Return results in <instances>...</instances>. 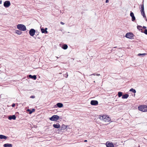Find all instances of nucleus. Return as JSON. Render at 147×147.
I'll list each match as a JSON object with an SVG mask.
<instances>
[{
    "mask_svg": "<svg viewBox=\"0 0 147 147\" xmlns=\"http://www.w3.org/2000/svg\"><path fill=\"white\" fill-rule=\"evenodd\" d=\"M47 28H45V29L42 28H41V30L42 33L46 34L48 32L47 31Z\"/></svg>",
    "mask_w": 147,
    "mask_h": 147,
    "instance_id": "9b49d317",
    "label": "nucleus"
},
{
    "mask_svg": "<svg viewBox=\"0 0 147 147\" xmlns=\"http://www.w3.org/2000/svg\"><path fill=\"white\" fill-rule=\"evenodd\" d=\"M143 28H144L145 29V28H146V26H143Z\"/></svg>",
    "mask_w": 147,
    "mask_h": 147,
    "instance_id": "e433bc0d",
    "label": "nucleus"
},
{
    "mask_svg": "<svg viewBox=\"0 0 147 147\" xmlns=\"http://www.w3.org/2000/svg\"><path fill=\"white\" fill-rule=\"evenodd\" d=\"M96 75H97V76H99L100 75V74H96Z\"/></svg>",
    "mask_w": 147,
    "mask_h": 147,
    "instance_id": "4c0bfd02",
    "label": "nucleus"
},
{
    "mask_svg": "<svg viewBox=\"0 0 147 147\" xmlns=\"http://www.w3.org/2000/svg\"><path fill=\"white\" fill-rule=\"evenodd\" d=\"M6 117V118H8L9 119H15L16 118V116L15 115H9Z\"/></svg>",
    "mask_w": 147,
    "mask_h": 147,
    "instance_id": "6e6552de",
    "label": "nucleus"
},
{
    "mask_svg": "<svg viewBox=\"0 0 147 147\" xmlns=\"http://www.w3.org/2000/svg\"><path fill=\"white\" fill-rule=\"evenodd\" d=\"M140 55H142V54L139 53V54H138V55L139 56H140Z\"/></svg>",
    "mask_w": 147,
    "mask_h": 147,
    "instance_id": "ea45409f",
    "label": "nucleus"
},
{
    "mask_svg": "<svg viewBox=\"0 0 147 147\" xmlns=\"http://www.w3.org/2000/svg\"><path fill=\"white\" fill-rule=\"evenodd\" d=\"M68 74L67 72H66L65 74H63V76L66 78H67L68 77Z\"/></svg>",
    "mask_w": 147,
    "mask_h": 147,
    "instance_id": "bb28decb",
    "label": "nucleus"
},
{
    "mask_svg": "<svg viewBox=\"0 0 147 147\" xmlns=\"http://www.w3.org/2000/svg\"><path fill=\"white\" fill-rule=\"evenodd\" d=\"M67 127V126L63 124L61 126V128L63 129H65Z\"/></svg>",
    "mask_w": 147,
    "mask_h": 147,
    "instance_id": "5701e85b",
    "label": "nucleus"
},
{
    "mask_svg": "<svg viewBox=\"0 0 147 147\" xmlns=\"http://www.w3.org/2000/svg\"><path fill=\"white\" fill-rule=\"evenodd\" d=\"M146 21H147V20L146 19Z\"/></svg>",
    "mask_w": 147,
    "mask_h": 147,
    "instance_id": "a18cd8bd",
    "label": "nucleus"
},
{
    "mask_svg": "<svg viewBox=\"0 0 147 147\" xmlns=\"http://www.w3.org/2000/svg\"><path fill=\"white\" fill-rule=\"evenodd\" d=\"M134 35L131 32L127 33L125 35V37L128 38L132 39L133 38Z\"/></svg>",
    "mask_w": 147,
    "mask_h": 147,
    "instance_id": "7ed1b4c3",
    "label": "nucleus"
},
{
    "mask_svg": "<svg viewBox=\"0 0 147 147\" xmlns=\"http://www.w3.org/2000/svg\"><path fill=\"white\" fill-rule=\"evenodd\" d=\"M15 104H14V103H13V104H12V107H15Z\"/></svg>",
    "mask_w": 147,
    "mask_h": 147,
    "instance_id": "473e14b6",
    "label": "nucleus"
},
{
    "mask_svg": "<svg viewBox=\"0 0 147 147\" xmlns=\"http://www.w3.org/2000/svg\"><path fill=\"white\" fill-rule=\"evenodd\" d=\"M35 96H31L30 97V98H35Z\"/></svg>",
    "mask_w": 147,
    "mask_h": 147,
    "instance_id": "7c9ffc66",
    "label": "nucleus"
},
{
    "mask_svg": "<svg viewBox=\"0 0 147 147\" xmlns=\"http://www.w3.org/2000/svg\"><path fill=\"white\" fill-rule=\"evenodd\" d=\"M92 75H93L94 76H95L96 75V73H94V74H92L90 75V76H91Z\"/></svg>",
    "mask_w": 147,
    "mask_h": 147,
    "instance_id": "f704fd0d",
    "label": "nucleus"
},
{
    "mask_svg": "<svg viewBox=\"0 0 147 147\" xmlns=\"http://www.w3.org/2000/svg\"><path fill=\"white\" fill-rule=\"evenodd\" d=\"M123 93L121 92H119L118 93V96L119 97H120L122 96Z\"/></svg>",
    "mask_w": 147,
    "mask_h": 147,
    "instance_id": "b1692460",
    "label": "nucleus"
},
{
    "mask_svg": "<svg viewBox=\"0 0 147 147\" xmlns=\"http://www.w3.org/2000/svg\"><path fill=\"white\" fill-rule=\"evenodd\" d=\"M57 57V59H58V57Z\"/></svg>",
    "mask_w": 147,
    "mask_h": 147,
    "instance_id": "c03bdc74",
    "label": "nucleus"
},
{
    "mask_svg": "<svg viewBox=\"0 0 147 147\" xmlns=\"http://www.w3.org/2000/svg\"><path fill=\"white\" fill-rule=\"evenodd\" d=\"M146 55V53H143V54H142V56H144V55Z\"/></svg>",
    "mask_w": 147,
    "mask_h": 147,
    "instance_id": "72a5a7b5",
    "label": "nucleus"
},
{
    "mask_svg": "<svg viewBox=\"0 0 147 147\" xmlns=\"http://www.w3.org/2000/svg\"><path fill=\"white\" fill-rule=\"evenodd\" d=\"M53 120V121H54L55 120Z\"/></svg>",
    "mask_w": 147,
    "mask_h": 147,
    "instance_id": "09e8293b",
    "label": "nucleus"
},
{
    "mask_svg": "<svg viewBox=\"0 0 147 147\" xmlns=\"http://www.w3.org/2000/svg\"><path fill=\"white\" fill-rule=\"evenodd\" d=\"M60 24H61L62 25L64 24V23L63 22H60Z\"/></svg>",
    "mask_w": 147,
    "mask_h": 147,
    "instance_id": "2f4dec72",
    "label": "nucleus"
},
{
    "mask_svg": "<svg viewBox=\"0 0 147 147\" xmlns=\"http://www.w3.org/2000/svg\"><path fill=\"white\" fill-rule=\"evenodd\" d=\"M59 74H62V73H59Z\"/></svg>",
    "mask_w": 147,
    "mask_h": 147,
    "instance_id": "37998d69",
    "label": "nucleus"
},
{
    "mask_svg": "<svg viewBox=\"0 0 147 147\" xmlns=\"http://www.w3.org/2000/svg\"><path fill=\"white\" fill-rule=\"evenodd\" d=\"M36 32L35 30L34 29H31L30 30L29 33L30 35L31 36H34Z\"/></svg>",
    "mask_w": 147,
    "mask_h": 147,
    "instance_id": "39448f33",
    "label": "nucleus"
},
{
    "mask_svg": "<svg viewBox=\"0 0 147 147\" xmlns=\"http://www.w3.org/2000/svg\"><path fill=\"white\" fill-rule=\"evenodd\" d=\"M35 109H32V110H31L29 109H28L27 110V112L30 114H31L33 112H34L35 111Z\"/></svg>",
    "mask_w": 147,
    "mask_h": 147,
    "instance_id": "f3484780",
    "label": "nucleus"
},
{
    "mask_svg": "<svg viewBox=\"0 0 147 147\" xmlns=\"http://www.w3.org/2000/svg\"><path fill=\"white\" fill-rule=\"evenodd\" d=\"M138 109L143 112L147 111V105H140L138 107Z\"/></svg>",
    "mask_w": 147,
    "mask_h": 147,
    "instance_id": "f257e3e1",
    "label": "nucleus"
},
{
    "mask_svg": "<svg viewBox=\"0 0 147 147\" xmlns=\"http://www.w3.org/2000/svg\"><path fill=\"white\" fill-rule=\"evenodd\" d=\"M98 118L99 119H102V115H99Z\"/></svg>",
    "mask_w": 147,
    "mask_h": 147,
    "instance_id": "c85d7f7f",
    "label": "nucleus"
},
{
    "mask_svg": "<svg viewBox=\"0 0 147 147\" xmlns=\"http://www.w3.org/2000/svg\"><path fill=\"white\" fill-rule=\"evenodd\" d=\"M2 3V1H0V4H1Z\"/></svg>",
    "mask_w": 147,
    "mask_h": 147,
    "instance_id": "79ce46f5",
    "label": "nucleus"
},
{
    "mask_svg": "<svg viewBox=\"0 0 147 147\" xmlns=\"http://www.w3.org/2000/svg\"><path fill=\"white\" fill-rule=\"evenodd\" d=\"M53 126L54 127L56 128H59L60 127V125L58 123L57 124H53Z\"/></svg>",
    "mask_w": 147,
    "mask_h": 147,
    "instance_id": "aec40b11",
    "label": "nucleus"
},
{
    "mask_svg": "<svg viewBox=\"0 0 147 147\" xmlns=\"http://www.w3.org/2000/svg\"><path fill=\"white\" fill-rule=\"evenodd\" d=\"M102 119H110V117L108 115H103L102 116Z\"/></svg>",
    "mask_w": 147,
    "mask_h": 147,
    "instance_id": "f8f14e48",
    "label": "nucleus"
},
{
    "mask_svg": "<svg viewBox=\"0 0 147 147\" xmlns=\"http://www.w3.org/2000/svg\"><path fill=\"white\" fill-rule=\"evenodd\" d=\"M135 94H134V95L135 96Z\"/></svg>",
    "mask_w": 147,
    "mask_h": 147,
    "instance_id": "de8ad7c7",
    "label": "nucleus"
},
{
    "mask_svg": "<svg viewBox=\"0 0 147 147\" xmlns=\"http://www.w3.org/2000/svg\"><path fill=\"white\" fill-rule=\"evenodd\" d=\"M90 104L92 105H97L98 104V101L96 100H92L90 102Z\"/></svg>",
    "mask_w": 147,
    "mask_h": 147,
    "instance_id": "0eeeda50",
    "label": "nucleus"
},
{
    "mask_svg": "<svg viewBox=\"0 0 147 147\" xmlns=\"http://www.w3.org/2000/svg\"><path fill=\"white\" fill-rule=\"evenodd\" d=\"M28 77L29 78L34 79V80H35L36 79V76L35 75L32 76L30 74L28 76Z\"/></svg>",
    "mask_w": 147,
    "mask_h": 147,
    "instance_id": "ddd939ff",
    "label": "nucleus"
},
{
    "mask_svg": "<svg viewBox=\"0 0 147 147\" xmlns=\"http://www.w3.org/2000/svg\"><path fill=\"white\" fill-rule=\"evenodd\" d=\"M141 14L143 16L144 18H146V16L145 15L144 5L143 4L141 5V10H140Z\"/></svg>",
    "mask_w": 147,
    "mask_h": 147,
    "instance_id": "20e7f679",
    "label": "nucleus"
},
{
    "mask_svg": "<svg viewBox=\"0 0 147 147\" xmlns=\"http://www.w3.org/2000/svg\"><path fill=\"white\" fill-rule=\"evenodd\" d=\"M129 91L130 92H132L134 93H135L136 92V90L133 88H131L130 89Z\"/></svg>",
    "mask_w": 147,
    "mask_h": 147,
    "instance_id": "393cba45",
    "label": "nucleus"
},
{
    "mask_svg": "<svg viewBox=\"0 0 147 147\" xmlns=\"http://www.w3.org/2000/svg\"><path fill=\"white\" fill-rule=\"evenodd\" d=\"M144 33L146 34L147 35V29H145L144 31Z\"/></svg>",
    "mask_w": 147,
    "mask_h": 147,
    "instance_id": "c756f323",
    "label": "nucleus"
},
{
    "mask_svg": "<svg viewBox=\"0 0 147 147\" xmlns=\"http://www.w3.org/2000/svg\"><path fill=\"white\" fill-rule=\"evenodd\" d=\"M129 95L127 94H126L123 95L122 96V98L123 99H126L129 96Z\"/></svg>",
    "mask_w": 147,
    "mask_h": 147,
    "instance_id": "6ab92c4d",
    "label": "nucleus"
},
{
    "mask_svg": "<svg viewBox=\"0 0 147 147\" xmlns=\"http://www.w3.org/2000/svg\"><path fill=\"white\" fill-rule=\"evenodd\" d=\"M130 16L131 17L132 21H134L136 20L135 17L133 12H131L130 13Z\"/></svg>",
    "mask_w": 147,
    "mask_h": 147,
    "instance_id": "9d476101",
    "label": "nucleus"
},
{
    "mask_svg": "<svg viewBox=\"0 0 147 147\" xmlns=\"http://www.w3.org/2000/svg\"><path fill=\"white\" fill-rule=\"evenodd\" d=\"M94 82H95V81H94Z\"/></svg>",
    "mask_w": 147,
    "mask_h": 147,
    "instance_id": "49530a36",
    "label": "nucleus"
},
{
    "mask_svg": "<svg viewBox=\"0 0 147 147\" xmlns=\"http://www.w3.org/2000/svg\"><path fill=\"white\" fill-rule=\"evenodd\" d=\"M57 105L59 108H61L63 106V104L61 103H58L57 104Z\"/></svg>",
    "mask_w": 147,
    "mask_h": 147,
    "instance_id": "a211bd4d",
    "label": "nucleus"
},
{
    "mask_svg": "<svg viewBox=\"0 0 147 147\" xmlns=\"http://www.w3.org/2000/svg\"><path fill=\"white\" fill-rule=\"evenodd\" d=\"M68 48L67 45L66 44H64L62 47V48L64 49H66Z\"/></svg>",
    "mask_w": 147,
    "mask_h": 147,
    "instance_id": "4be33fe9",
    "label": "nucleus"
},
{
    "mask_svg": "<svg viewBox=\"0 0 147 147\" xmlns=\"http://www.w3.org/2000/svg\"><path fill=\"white\" fill-rule=\"evenodd\" d=\"M106 145L107 147H114V145L112 143H109V142H107Z\"/></svg>",
    "mask_w": 147,
    "mask_h": 147,
    "instance_id": "1a4fd4ad",
    "label": "nucleus"
},
{
    "mask_svg": "<svg viewBox=\"0 0 147 147\" xmlns=\"http://www.w3.org/2000/svg\"><path fill=\"white\" fill-rule=\"evenodd\" d=\"M10 5V3L9 1H7L4 2V6L6 7H8Z\"/></svg>",
    "mask_w": 147,
    "mask_h": 147,
    "instance_id": "423d86ee",
    "label": "nucleus"
},
{
    "mask_svg": "<svg viewBox=\"0 0 147 147\" xmlns=\"http://www.w3.org/2000/svg\"><path fill=\"white\" fill-rule=\"evenodd\" d=\"M101 120L102 121V122L103 123V124H104L105 125H106L107 124L105 123V122H106V120ZM107 124L108 123H107Z\"/></svg>",
    "mask_w": 147,
    "mask_h": 147,
    "instance_id": "cd10ccee",
    "label": "nucleus"
},
{
    "mask_svg": "<svg viewBox=\"0 0 147 147\" xmlns=\"http://www.w3.org/2000/svg\"><path fill=\"white\" fill-rule=\"evenodd\" d=\"M142 27L141 26H140V25H138L137 26V28L139 30H142Z\"/></svg>",
    "mask_w": 147,
    "mask_h": 147,
    "instance_id": "a878e982",
    "label": "nucleus"
},
{
    "mask_svg": "<svg viewBox=\"0 0 147 147\" xmlns=\"http://www.w3.org/2000/svg\"><path fill=\"white\" fill-rule=\"evenodd\" d=\"M17 28L19 30L22 31H25L26 29V26L22 24H18L17 25Z\"/></svg>",
    "mask_w": 147,
    "mask_h": 147,
    "instance_id": "f03ea898",
    "label": "nucleus"
},
{
    "mask_svg": "<svg viewBox=\"0 0 147 147\" xmlns=\"http://www.w3.org/2000/svg\"><path fill=\"white\" fill-rule=\"evenodd\" d=\"M7 137L2 135H0V139H4L5 140H6L7 139Z\"/></svg>",
    "mask_w": 147,
    "mask_h": 147,
    "instance_id": "dca6fc26",
    "label": "nucleus"
},
{
    "mask_svg": "<svg viewBox=\"0 0 147 147\" xmlns=\"http://www.w3.org/2000/svg\"><path fill=\"white\" fill-rule=\"evenodd\" d=\"M52 118H52V117H50V118H49V119H52Z\"/></svg>",
    "mask_w": 147,
    "mask_h": 147,
    "instance_id": "58836bf2",
    "label": "nucleus"
},
{
    "mask_svg": "<svg viewBox=\"0 0 147 147\" xmlns=\"http://www.w3.org/2000/svg\"><path fill=\"white\" fill-rule=\"evenodd\" d=\"M87 140H85L84 141V142H87Z\"/></svg>",
    "mask_w": 147,
    "mask_h": 147,
    "instance_id": "a19ab883",
    "label": "nucleus"
},
{
    "mask_svg": "<svg viewBox=\"0 0 147 147\" xmlns=\"http://www.w3.org/2000/svg\"><path fill=\"white\" fill-rule=\"evenodd\" d=\"M3 146L4 147H12V145L11 144L6 143L4 144Z\"/></svg>",
    "mask_w": 147,
    "mask_h": 147,
    "instance_id": "2eb2a0df",
    "label": "nucleus"
},
{
    "mask_svg": "<svg viewBox=\"0 0 147 147\" xmlns=\"http://www.w3.org/2000/svg\"><path fill=\"white\" fill-rule=\"evenodd\" d=\"M15 33L18 35H20L22 33V32L19 30H16Z\"/></svg>",
    "mask_w": 147,
    "mask_h": 147,
    "instance_id": "412c9836",
    "label": "nucleus"
},
{
    "mask_svg": "<svg viewBox=\"0 0 147 147\" xmlns=\"http://www.w3.org/2000/svg\"><path fill=\"white\" fill-rule=\"evenodd\" d=\"M109 2V1L108 0H106V1L105 2H106V3H107L108 2Z\"/></svg>",
    "mask_w": 147,
    "mask_h": 147,
    "instance_id": "c9c22d12",
    "label": "nucleus"
},
{
    "mask_svg": "<svg viewBox=\"0 0 147 147\" xmlns=\"http://www.w3.org/2000/svg\"><path fill=\"white\" fill-rule=\"evenodd\" d=\"M53 118L52 119H59V118L61 119V117H59L57 115H53L52 117Z\"/></svg>",
    "mask_w": 147,
    "mask_h": 147,
    "instance_id": "4468645a",
    "label": "nucleus"
}]
</instances>
